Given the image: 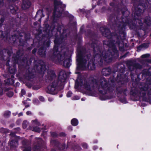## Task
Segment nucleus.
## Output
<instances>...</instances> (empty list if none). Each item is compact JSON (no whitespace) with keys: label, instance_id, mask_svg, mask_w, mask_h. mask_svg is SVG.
Instances as JSON below:
<instances>
[{"label":"nucleus","instance_id":"3c124183","mask_svg":"<svg viewBox=\"0 0 151 151\" xmlns=\"http://www.w3.org/2000/svg\"><path fill=\"white\" fill-rule=\"evenodd\" d=\"M62 136H65V134H63L62 135Z\"/></svg>","mask_w":151,"mask_h":151},{"label":"nucleus","instance_id":"c9c22d12","mask_svg":"<svg viewBox=\"0 0 151 151\" xmlns=\"http://www.w3.org/2000/svg\"><path fill=\"white\" fill-rule=\"evenodd\" d=\"M142 90L145 91L147 90V87H143V88H142Z\"/></svg>","mask_w":151,"mask_h":151},{"label":"nucleus","instance_id":"13d9d810","mask_svg":"<svg viewBox=\"0 0 151 151\" xmlns=\"http://www.w3.org/2000/svg\"><path fill=\"white\" fill-rule=\"evenodd\" d=\"M17 84H19V83H17Z\"/></svg>","mask_w":151,"mask_h":151},{"label":"nucleus","instance_id":"4be33fe9","mask_svg":"<svg viewBox=\"0 0 151 151\" xmlns=\"http://www.w3.org/2000/svg\"><path fill=\"white\" fill-rule=\"evenodd\" d=\"M72 94V93L70 91L68 92L67 94V96L68 97H70Z\"/></svg>","mask_w":151,"mask_h":151},{"label":"nucleus","instance_id":"ea45409f","mask_svg":"<svg viewBox=\"0 0 151 151\" xmlns=\"http://www.w3.org/2000/svg\"><path fill=\"white\" fill-rule=\"evenodd\" d=\"M38 139L39 140V141H41V142L42 143V140L41 139H40V138H38Z\"/></svg>","mask_w":151,"mask_h":151},{"label":"nucleus","instance_id":"ddd939ff","mask_svg":"<svg viewBox=\"0 0 151 151\" xmlns=\"http://www.w3.org/2000/svg\"><path fill=\"white\" fill-rule=\"evenodd\" d=\"M148 46V44H142L141 46L139 47L137 49L138 51H139L141 50V48L142 47H147Z\"/></svg>","mask_w":151,"mask_h":151},{"label":"nucleus","instance_id":"aec40b11","mask_svg":"<svg viewBox=\"0 0 151 151\" xmlns=\"http://www.w3.org/2000/svg\"><path fill=\"white\" fill-rule=\"evenodd\" d=\"M80 97L79 96H76L73 98V100H78L80 99Z\"/></svg>","mask_w":151,"mask_h":151},{"label":"nucleus","instance_id":"a878e982","mask_svg":"<svg viewBox=\"0 0 151 151\" xmlns=\"http://www.w3.org/2000/svg\"><path fill=\"white\" fill-rule=\"evenodd\" d=\"M39 148L40 147L39 146L35 147H34V149L36 151H39L40 150H39Z\"/></svg>","mask_w":151,"mask_h":151},{"label":"nucleus","instance_id":"c756f323","mask_svg":"<svg viewBox=\"0 0 151 151\" xmlns=\"http://www.w3.org/2000/svg\"><path fill=\"white\" fill-rule=\"evenodd\" d=\"M39 99L40 101H44V98L42 96H40V97Z\"/></svg>","mask_w":151,"mask_h":151},{"label":"nucleus","instance_id":"a18cd8bd","mask_svg":"<svg viewBox=\"0 0 151 151\" xmlns=\"http://www.w3.org/2000/svg\"><path fill=\"white\" fill-rule=\"evenodd\" d=\"M149 94L151 95V89H150V91L149 93Z\"/></svg>","mask_w":151,"mask_h":151},{"label":"nucleus","instance_id":"20e7f679","mask_svg":"<svg viewBox=\"0 0 151 151\" xmlns=\"http://www.w3.org/2000/svg\"><path fill=\"white\" fill-rule=\"evenodd\" d=\"M57 50V47H54L53 54L50 56L51 59L57 63H61L63 60V65L66 67H69L70 65V59L65 56L62 52H60Z\"/></svg>","mask_w":151,"mask_h":151},{"label":"nucleus","instance_id":"603ef678","mask_svg":"<svg viewBox=\"0 0 151 151\" xmlns=\"http://www.w3.org/2000/svg\"><path fill=\"white\" fill-rule=\"evenodd\" d=\"M51 151H55V150H52Z\"/></svg>","mask_w":151,"mask_h":151},{"label":"nucleus","instance_id":"473e14b6","mask_svg":"<svg viewBox=\"0 0 151 151\" xmlns=\"http://www.w3.org/2000/svg\"><path fill=\"white\" fill-rule=\"evenodd\" d=\"M121 102L124 103H127V102L125 99H124V100H121Z\"/></svg>","mask_w":151,"mask_h":151},{"label":"nucleus","instance_id":"423d86ee","mask_svg":"<svg viewBox=\"0 0 151 151\" xmlns=\"http://www.w3.org/2000/svg\"><path fill=\"white\" fill-rule=\"evenodd\" d=\"M77 70H83L86 68V60L83 59L82 56L80 54H78L77 55Z\"/></svg>","mask_w":151,"mask_h":151},{"label":"nucleus","instance_id":"cd10ccee","mask_svg":"<svg viewBox=\"0 0 151 151\" xmlns=\"http://www.w3.org/2000/svg\"><path fill=\"white\" fill-rule=\"evenodd\" d=\"M104 98H103V97L101 96L100 97V99L101 100H106V99H109V98H106V97L104 98Z\"/></svg>","mask_w":151,"mask_h":151},{"label":"nucleus","instance_id":"412c9836","mask_svg":"<svg viewBox=\"0 0 151 151\" xmlns=\"http://www.w3.org/2000/svg\"><path fill=\"white\" fill-rule=\"evenodd\" d=\"M150 55L148 54H146L145 55H142L141 56V57L143 58H145L148 57Z\"/></svg>","mask_w":151,"mask_h":151},{"label":"nucleus","instance_id":"a211bd4d","mask_svg":"<svg viewBox=\"0 0 151 151\" xmlns=\"http://www.w3.org/2000/svg\"><path fill=\"white\" fill-rule=\"evenodd\" d=\"M45 51L42 50V48H41L39 50V53L40 55H42L43 53V54H44Z\"/></svg>","mask_w":151,"mask_h":151},{"label":"nucleus","instance_id":"f3484780","mask_svg":"<svg viewBox=\"0 0 151 151\" xmlns=\"http://www.w3.org/2000/svg\"><path fill=\"white\" fill-rule=\"evenodd\" d=\"M24 149L23 150V151H30V147L28 146H26L24 147Z\"/></svg>","mask_w":151,"mask_h":151},{"label":"nucleus","instance_id":"dca6fc26","mask_svg":"<svg viewBox=\"0 0 151 151\" xmlns=\"http://www.w3.org/2000/svg\"><path fill=\"white\" fill-rule=\"evenodd\" d=\"M145 22L147 25H149L151 24V20L150 18L148 20L146 19Z\"/></svg>","mask_w":151,"mask_h":151},{"label":"nucleus","instance_id":"f8f14e48","mask_svg":"<svg viewBox=\"0 0 151 151\" xmlns=\"http://www.w3.org/2000/svg\"><path fill=\"white\" fill-rule=\"evenodd\" d=\"M71 123L73 126H76L78 124V121L76 119H73L71 121Z\"/></svg>","mask_w":151,"mask_h":151},{"label":"nucleus","instance_id":"864d4df0","mask_svg":"<svg viewBox=\"0 0 151 151\" xmlns=\"http://www.w3.org/2000/svg\"><path fill=\"white\" fill-rule=\"evenodd\" d=\"M29 96H31V94H29Z\"/></svg>","mask_w":151,"mask_h":151},{"label":"nucleus","instance_id":"a19ab883","mask_svg":"<svg viewBox=\"0 0 151 151\" xmlns=\"http://www.w3.org/2000/svg\"><path fill=\"white\" fill-rule=\"evenodd\" d=\"M97 148V147L96 146H94L93 147V148L94 150H95L96 148Z\"/></svg>","mask_w":151,"mask_h":151},{"label":"nucleus","instance_id":"4c0bfd02","mask_svg":"<svg viewBox=\"0 0 151 151\" xmlns=\"http://www.w3.org/2000/svg\"><path fill=\"white\" fill-rule=\"evenodd\" d=\"M22 115H23L22 113H21L19 114V116H22Z\"/></svg>","mask_w":151,"mask_h":151},{"label":"nucleus","instance_id":"2eb2a0df","mask_svg":"<svg viewBox=\"0 0 151 151\" xmlns=\"http://www.w3.org/2000/svg\"><path fill=\"white\" fill-rule=\"evenodd\" d=\"M28 122L26 120H24L23 121V127L24 128H25L27 126Z\"/></svg>","mask_w":151,"mask_h":151},{"label":"nucleus","instance_id":"5fc2aeb1","mask_svg":"<svg viewBox=\"0 0 151 151\" xmlns=\"http://www.w3.org/2000/svg\"><path fill=\"white\" fill-rule=\"evenodd\" d=\"M137 68H141L140 67H137Z\"/></svg>","mask_w":151,"mask_h":151},{"label":"nucleus","instance_id":"37998d69","mask_svg":"<svg viewBox=\"0 0 151 151\" xmlns=\"http://www.w3.org/2000/svg\"><path fill=\"white\" fill-rule=\"evenodd\" d=\"M10 134H11V135H12V136H14V134L13 133H11Z\"/></svg>","mask_w":151,"mask_h":151},{"label":"nucleus","instance_id":"8fccbe9b","mask_svg":"<svg viewBox=\"0 0 151 151\" xmlns=\"http://www.w3.org/2000/svg\"><path fill=\"white\" fill-rule=\"evenodd\" d=\"M17 114V113H16L15 114H14V113H13V114L15 116L16 115V114Z\"/></svg>","mask_w":151,"mask_h":151},{"label":"nucleus","instance_id":"bb28decb","mask_svg":"<svg viewBox=\"0 0 151 151\" xmlns=\"http://www.w3.org/2000/svg\"><path fill=\"white\" fill-rule=\"evenodd\" d=\"M25 93V91L24 90L22 89L21 91V95L22 96H23L24 95Z\"/></svg>","mask_w":151,"mask_h":151},{"label":"nucleus","instance_id":"f257e3e1","mask_svg":"<svg viewBox=\"0 0 151 151\" xmlns=\"http://www.w3.org/2000/svg\"><path fill=\"white\" fill-rule=\"evenodd\" d=\"M91 80V82L89 83L85 80L81 81L78 79L75 82V88L80 89L83 93L90 96H94L96 95L95 89L98 87V89L100 93L103 94L106 93V90L107 89L108 83L104 78L101 79L98 84L96 79H93Z\"/></svg>","mask_w":151,"mask_h":151},{"label":"nucleus","instance_id":"5701e85b","mask_svg":"<svg viewBox=\"0 0 151 151\" xmlns=\"http://www.w3.org/2000/svg\"><path fill=\"white\" fill-rule=\"evenodd\" d=\"M34 131L36 132H39L40 131V129L38 127H35L34 129Z\"/></svg>","mask_w":151,"mask_h":151},{"label":"nucleus","instance_id":"09e8293b","mask_svg":"<svg viewBox=\"0 0 151 151\" xmlns=\"http://www.w3.org/2000/svg\"><path fill=\"white\" fill-rule=\"evenodd\" d=\"M54 133H53V134H52V135L53 136H56V135H55L54 134H53Z\"/></svg>","mask_w":151,"mask_h":151},{"label":"nucleus","instance_id":"4468645a","mask_svg":"<svg viewBox=\"0 0 151 151\" xmlns=\"http://www.w3.org/2000/svg\"><path fill=\"white\" fill-rule=\"evenodd\" d=\"M11 114V112L10 111H6L4 113V116L6 117H9Z\"/></svg>","mask_w":151,"mask_h":151},{"label":"nucleus","instance_id":"de8ad7c7","mask_svg":"<svg viewBox=\"0 0 151 151\" xmlns=\"http://www.w3.org/2000/svg\"><path fill=\"white\" fill-rule=\"evenodd\" d=\"M54 42H55V44H56V40H55L54 41Z\"/></svg>","mask_w":151,"mask_h":151},{"label":"nucleus","instance_id":"79ce46f5","mask_svg":"<svg viewBox=\"0 0 151 151\" xmlns=\"http://www.w3.org/2000/svg\"><path fill=\"white\" fill-rule=\"evenodd\" d=\"M55 142V141H53H53H51V143L52 144L53 143V142H54H54Z\"/></svg>","mask_w":151,"mask_h":151},{"label":"nucleus","instance_id":"f704fd0d","mask_svg":"<svg viewBox=\"0 0 151 151\" xmlns=\"http://www.w3.org/2000/svg\"><path fill=\"white\" fill-rule=\"evenodd\" d=\"M36 49H34L32 51V52L33 53H34L36 52Z\"/></svg>","mask_w":151,"mask_h":151},{"label":"nucleus","instance_id":"7c9ffc66","mask_svg":"<svg viewBox=\"0 0 151 151\" xmlns=\"http://www.w3.org/2000/svg\"><path fill=\"white\" fill-rule=\"evenodd\" d=\"M42 13V11H41V10L38 11L37 13L36 16H38L39 14L41 13Z\"/></svg>","mask_w":151,"mask_h":151},{"label":"nucleus","instance_id":"9b49d317","mask_svg":"<svg viewBox=\"0 0 151 151\" xmlns=\"http://www.w3.org/2000/svg\"><path fill=\"white\" fill-rule=\"evenodd\" d=\"M143 75H146L149 76L151 75V68H150L148 70H145L143 71Z\"/></svg>","mask_w":151,"mask_h":151},{"label":"nucleus","instance_id":"39448f33","mask_svg":"<svg viewBox=\"0 0 151 151\" xmlns=\"http://www.w3.org/2000/svg\"><path fill=\"white\" fill-rule=\"evenodd\" d=\"M55 4L54 11L53 14L54 19L57 17H59L61 16H63L64 14L62 11L63 10V8H65L66 6L65 4H63L61 2H58L56 1H54Z\"/></svg>","mask_w":151,"mask_h":151},{"label":"nucleus","instance_id":"b1692460","mask_svg":"<svg viewBox=\"0 0 151 151\" xmlns=\"http://www.w3.org/2000/svg\"><path fill=\"white\" fill-rule=\"evenodd\" d=\"M82 146L83 147L85 148H86L87 147V145L86 143H83L82 144Z\"/></svg>","mask_w":151,"mask_h":151},{"label":"nucleus","instance_id":"e433bc0d","mask_svg":"<svg viewBox=\"0 0 151 151\" xmlns=\"http://www.w3.org/2000/svg\"><path fill=\"white\" fill-rule=\"evenodd\" d=\"M33 122L34 123L37 124V120H35L34 121H33Z\"/></svg>","mask_w":151,"mask_h":151},{"label":"nucleus","instance_id":"58836bf2","mask_svg":"<svg viewBox=\"0 0 151 151\" xmlns=\"http://www.w3.org/2000/svg\"><path fill=\"white\" fill-rule=\"evenodd\" d=\"M148 83L150 85H151V79L150 80V81H149L148 83Z\"/></svg>","mask_w":151,"mask_h":151},{"label":"nucleus","instance_id":"1a4fd4ad","mask_svg":"<svg viewBox=\"0 0 151 151\" xmlns=\"http://www.w3.org/2000/svg\"><path fill=\"white\" fill-rule=\"evenodd\" d=\"M111 71V70L109 68H105L103 69L102 73L104 75L107 76L110 73Z\"/></svg>","mask_w":151,"mask_h":151},{"label":"nucleus","instance_id":"393cba45","mask_svg":"<svg viewBox=\"0 0 151 151\" xmlns=\"http://www.w3.org/2000/svg\"><path fill=\"white\" fill-rule=\"evenodd\" d=\"M61 146H62L61 148H60V150H63L65 148V146L64 145H61L60 144H59V147H60V146L61 147Z\"/></svg>","mask_w":151,"mask_h":151},{"label":"nucleus","instance_id":"c85d7f7f","mask_svg":"<svg viewBox=\"0 0 151 151\" xmlns=\"http://www.w3.org/2000/svg\"><path fill=\"white\" fill-rule=\"evenodd\" d=\"M9 71L10 73H14L15 72V69H14L13 70H11L10 69Z\"/></svg>","mask_w":151,"mask_h":151},{"label":"nucleus","instance_id":"6ab92c4d","mask_svg":"<svg viewBox=\"0 0 151 151\" xmlns=\"http://www.w3.org/2000/svg\"><path fill=\"white\" fill-rule=\"evenodd\" d=\"M7 96L9 97H12L13 95V93L12 92L10 91L7 93Z\"/></svg>","mask_w":151,"mask_h":151},{"label":"nucleus","instance_id":"72a5a7b5","mask_svg":"<svg viewBox=\"0 0 151 151\" xmlns=\"http://www.w3.org/2000/svg\"><path fill=\"white\" fill-rule=\"evenodd\" d=\"M48 99V100L50 101H52L53 100V99H52L51 98H49Z\"/></svg>","mask_w":151,"mask_h":151},{"label":"nucleus","instance_id":"f03ea898","mask_svg":"<svg viewBox=\"0 0 151 151\" xmlns=\"http://www.w3.org/2000/svg\"><path fill=\"white\" fill-rule=\"evenodd\" d=\"M55 77V74L52 71H49L47 76L46 77L47 82L50 83L48 86L46 90L47 92L52 95H55L58 93L57 86H62L63 84L66 79V74L64 71H61L60 73L58 76L59 80H55L54 78Z\"/></svg>","mask_w":151,"mask_h":151},{"label":"nucleus","instance_id":"6e6552de","mask_svg":"<svg viewBox=\"0 0 151 151\" xmlns=\"http://www.w3.org/2000/svg\"><path fill=\"white\" fill-rule=\"evenodd\" d=\"M87 67L89 69L91 70H93L95 69V66L93 60H90V62H89L88 64Z\"/></svg>","mask_w":151,"mask_h":151},{"label":"nucleus","instance_id":"9d476101","mask_svg":"<svg viewBox=\"0 0 151 151\" xmlns=\"http://www.w3.org/2000/svg\"><path fill=\"white\" fill-rule=\"evenodd\" d=\"M9 145L11 148H13L18 145V142L17 141H12L10 142Z\"/></svg>","mask_w":151,"mask_h":151},{"label":"nucleus","instance_id":"2f4dec72","mask_svg":"<svg viewBox=\"0 0 151 151\" xmlns=\"http://www.w3.org/2000/svg\"><path fill=\"white\" fill-rule=\"evenodd\" d=\"M26 114L27 115H29L31 114V111H28L27 112Z\"/></svg>","mask_w":151,"mask_h":151},{"label":"nucleus","instance_id":"c03bdc74","mask_svg":"<svg viewBox=\"0 0 151 151\" xmlns=\"http://www.w3.org/2000/svg\"><path fill=\"white\" fill-rule=\"evenodd\" d=\"M81 100L82 101H85V99L84 98H82Z\"/></svg>","mask_w":151,"mask_h":151},{"label":"nucleus","instance_id":"6e6d98bb","mask_svg":"<svg viewBox=\"0 0 151 151\" xmlns=\"http://www.w3.org/2000/svg\"><path fill=\"white\" fill-rule=\"evenodd\" d=\"M62 96H61V95H60V97H62Z\"/></svg>","mask_w":151,"mask_h":151},{"label":"nucleus","instance_id":"0eeeda50","mask_svg":"<svg viewBox=\"0 0 151 151\" xmlns=\"http://www.w3.org/2000/svg\"><path fill=\"white\" fill-rule=\"evenodd\" d=\"M31 5L30 2L28 0H24L22 7L23 9H26L29 8Z\"/></svg>","mask_w":151,"mask_h":151},{"label":"nucleus","instance_id":"49530a36","mask_svg":"<svg viewBox=\"0 0 151 151\" xmlns=\"http://www.w3.org/2000/svg\"><path fill=\"white\" fill-rule=\"evenodd\" d=\"M9 8L10 9H11V10H12H12H13V8H10H10Z\"/></svg>","mask_w":151,"mask_h":151},{"label":"nucleus","instance_id":"7ed1b4c3","mask_svg":"<svg viewBox=\"0 0 151 151\" xmlns=\"http://www.w3.org/2000/svg\"><path fill=\"white\" fill-rule=\"evenodd\" d=\"M109 50L107 51V55H104V54H105V52H103L102 55H100L99 54L100 53V50L99 47H97L96 44L94 45L95 47H96L93 48V51H94V54L95 55V58H101L100 60V62H102V60L104 59L105 61L107 62H109L112 60V58L113 57V55H115V56H117V50L115 46L112 44H109Z\"/></svg>","mask_w":151,"mask_h":151},{"label":"nucleus","instance_id":"4d7b16f0","mask_svg":"<svg viewBox=\"0 0 151 151\" xmlns=\"http://www.w3.org/2000/svg\"><path fill=\"white\" fill-rule=\"evenodd\" d=\"M104 44H106L105 43V42H104Z\"/></svg>","mask_w":151,"mask_h":151}]
</instances>
